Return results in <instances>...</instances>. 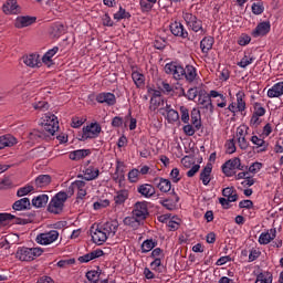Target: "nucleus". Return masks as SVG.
I'll use <instances>...</instances> for the list:
<instances>
[{"label": "nucleus", "mask_w": 283, "mask_h": 283, "mask_svg": "<svg viewBox=\"0 0 283 283\" xmlns=\"http://www.w3.org/2000/svg\"><path fill=\"white\" fill-rule=\"evenodd\" d=\"M74 184H71L65 191H60L49 202L48 211L49 213H54L55 216H59L63 213V209H65V202H67V198H72L75 191Z\"/></svg>", "instance_id": "1"}, {"label": "nucleus", "mask_w": 283, "mask_h": 283, "mask_svg": "<svg viewBox=\"0 0 283 283\" xmlns=\"http://www.w3.org/2000/svg\"><path fill=\"white\" fill-rule=\"evenodd\" d=\"M40 255H43V249L41 248L19 247L15 252V258L20 262H32L36 258H40Z\"/></svg>", "instance_id": "2"}, {"label": "nucleus", "mask_w": 283, "mask_h": 283, "mask_svg": "<svg viewBox=\"0 0 283 283\" xmlns=\"http://www.w3.org/2000/svg\"><path fill=\"white\" fill-rule=\"evenodd\" d=\"M101 132H103V128L101 127V124L97 122L91 123L87 126H84L82 128V132L78 133V140L85 143V140H90L93 138H98L101 136Z\"/></svg>", "instance_id": "3"}, {"label": "nucleus", "mask_w": 283, "mask_h": 283, "mask_svg": "<svg viewBox=\"0 0 283 283\" xmlns=\"http://www.w3.org/2000/svg\"><path fill=\"white\" fill-rule=\"evenodd\" d=\"M182 19L188 30H192V32H201V34L207 33V30L202 27V20L198 19L196 14L182 11Z\"/></svg>", "instance_id": "4"}, {"label": "nucleus", "mask_w": 283, "mask_h": 283, "mask_svg": "<svg viewBox=\"0 0 283 283\" xmlns=\"http://www.w3.org/2000/svg\"><path fill=\"white\" fill-rule=\"evenodd\" d=\"M149 203L147 201H137L133 206L132 216H135L140 222L149 218Z\"/></svg>", "instance_id": "5"}, {"label": "nucleus", "mask_w": 283, "mask_h": 283, "mask_svg": "<svg viewBox=\"0 0 283 283\" xmlns=\"http://www.w3.org/2000/svg\"><path fill=\"white\" fill-rule=\"evenodd\" d=\"M165 72L172 76L175 81H182V76L185 75V66L179 62L172 61L165 65Z\"/></svg>", "instance_id": "6"}, {"label": "nucleus", "mask_w": 283, "mask_h": 283, "mask_svg": "<svg viewBox=\"0 0 283 283\" xmlns=\"http://www.w3.org/2000/svg\"><path fill=\"white\" fill-rule=\"evenodd\" d=\"M90 233L94 244H97V247H101V244H105V242H107V238H109L107 233L103 229H101V223H98L97 226L96 223H94L90 228Z\"/></svg>", "instance_id": "7"}, {"label": "nucleus", "mask_w": 283, "mask_h": 283, "mask_svg": "<svg viewBox=\"0 0 283 283\" xmlns=\"http://www.w3.org/2000/svg\"><path fill=\"white\" fill-rule=\"evenodd\" d=\"M153 262H150V269L153 271H158V273H163L161 266H163V260H165V251L160 248H155L150 256Z\"/></svg>", "instance_id": "8"}, {"label": "nucleus", "mask_w": 283, "mask_h": 283, "mask_svg": "<svg viewBox=\"0 0 283 283\" xmlns=\"http://www.w3.org/2000/svg\"><path fill=\"white\" fill-rule=\"evenodd\" d=\"M198 103L200 105V109L205 112H209V114H213L216 112V106L213 105V101L209 98V93L205 90H199V99Z\"/></svg>", "instance_id": "9"}, {"label": "nucleus", "mask_w": 283, "mask_h": 283, "mask_svg": "<svg viewBox=\"0 0 283 283\" xmlns=\"http://www.w3.org/2000/svg\"><path fill=\"white\" fill-rule=\"evenodd\" d=\"M35 220H36V211L25 210L23 212H20L18 217L15 216V221H13V224L25 227V224H33Z\"/></svg>", "instance_id": "10"}, {"label": "nucleus", "mask_w": 283, "mask_h": 283, "mask_svg": "<svg viewBox=\"0 0 283 283\" xmlns=\"http://www.w3.org/2000/svg\"><path fill=\"white\" fill-rule=\"evenodd\" d=\"M30 209H32V203L28 197L19 199L12 203V213L15 217L21 216L23 211H30Z\"/></svg>", "instance_id": "11"}, {"label": "nucleus", "mask_w": 283, "mask_h": 283, "mask_svg": "<svg viewBox=\"0 0 283 283\" xmlns=\"http://www.w3.org/2000/svg\"><path fill=\"white\" fill-rule=\"evenodd\" d=\"M57 240H59V231L56 230H50L49 232L40 233L35 238V242L42 245L52 244V242H56Z\"/></svg>", "instance_id": "12"}, {"label": "nucleus", "mask_w": 283, "mask_h": 283, "mask_svg": "<svg viewBox=\"0 0 283 283\" xmlns=\"http://www.w3.org/2000/svg\"><path fill=\"white\" fill-rule=\"evenodd\" d=\"M44 132H48L50 136H54L59 132V118L54 114L45 116L44 119Z\"/></svg>", "instance_id": "13"}, {"label": "nucleus", "mask_w": 283, "mask_h": 283, "mask_svg": "<svg viewBox=\"0 0 283 283\" xmlns=\"http://www.w3.org/2000/svg\"><path fill=\"white\" fill-rule=\"evenodd\" d=\"M112 179L114 180V182H117L119 187H123L125 182V161L116 159V168L115 172L112 176Z\"/></svg>", "instance_id": "14"}, {"label": "nucleus", "mask_w": 283, "mask_h": 283, "mask_svg": "<svg viewBox=\"0 0 283 283\" xmlns=\"http://www.w3.org/2000/svg\"><path fill=\"white\" fill-rule=\"evenodd\" d=\"M171 34L174 36H178L179 39H187L188 41H191V38H189V31L185 29V25H182L180 22L175 21L170 23L169 25Z\"/></svg>", "instance_id": "15"}, {"label": "nucleus", "mask_w": 283, "mask_h": 283, "mask_svg": "<svg viewBox=\"0 0 283 283\" xmlns=\"http://www.w3.org/2000/svg\"><path fill=\"white\" fill-rule=\"evenodd\" d=\"M240 160V157H234L232 159L227 160L222 166V172L227 178H232V176H235L234 169H238V163Z\"/></svg>", "instance_id": "16"}, {"label": "nucleus", "mask_w": 283, "mask_h": 283, "mask_svg": "<svg viewBox=\"0 0 283 283\" xmlns=\"http://www.w3.org/2000/svg\"><path fill=\"white\" fill-rule=\"evenodd\" d=\"M269 32H271V22L263 21L260 22L254 30H252L251 36H253V39H258L259 36H266Z\"/></svg>", "instance_id": "17"}, {"label": "nucleus", "mask_w": 283, "mask_h": 283, "mask_svg": "<svg viewBox=\"0 0 283 283\" xmlns=\"http://www.w3.org/2000/svg\"><path fill=\"white\" fill-rule=\"evenodd\" d=\"M97 103H99L101 105H107L108 107H114V105H116V95L109 92L98 93Z\"/></svg>", "instance_id": "18"}, {"label": "nucleus", "mask_w": 283, "mask_h": 283, "mask_svg": "<svg viewBox=\"0 0 283 283\" xmlns=\"http://www.w3.org/2000/svg\"><path fill=\"white\" fill-rule=\"evenodd\" d=\"M33 23H36V17L19 15L15 19L14 28H17L18 30H23V28H29V25H33Z\"/></svg>", "instance_id": "19"}, {"label": "nucleus", "mask_w": 283, "mask_h": 283, "mask_svg": "<svg viewBox=\"0 0 283 283\" xmlns=\"http://www.w3.org/2000/svg\"><path fill=\"white\" fill-rule=\"evenodd\" d=\"M99 227L108 238H114V235H116V231H118L119 224L118 220L115 219L106 221L105 223L99 224Z\"/></svg>", "instance_id": "20"}, {"label": "nucleus", "mask_w": 283, "mask_h": 283, "mask_svg": "<svg viewBox=\"0 0 283 283\" xmlns=\"http://www.w3.org/2000/svg\"><path fill=\"white\" fill-rule=\"evenodd\" d=\"M83 175H78L77 178H82L83 180H86L87 182L92 180H96L98 176H101V170L94 166H88L84 171Z\"/></svg>", "instance_id": "21"}, {"label": "nucleus", "mask_w": 283, "mask_h": 283, "mask_svg": "<svg viewBox=\"0 0 283 283\" xmlns=\"http://www.w3.org/2000/svg\"><path fill=\"white\" fill-rule=\"evenodd\" d=\"M137 193H140L144 198H154L156 188L151 184H142L137 187Z\"/></svg>", "instance_id": "22"}, {"label": "nucleus", "mask_w": 283, "mask_h": 283, "mask_svg": "<svg viewBox=\"0 0 283 283\" xmlns=\"http://www.w3.org/2000/svg\"><path fill=\"white\" fill-rule=\"evenodd\" d=\"M184 75H182V81H187V83H193L196 81V77L198 76V70L196 66L191 64H187L186 67H184Z\"/></svg>", "instance_id": "23"}, {"label": "nucleus", "mask_w": 283, "mask_h": 283, "mask_svg": "<svg viewBox=\"0 0 283 283\" xmlns=\"http://www.w3.org/2000/svg\"><path fill=\"white\" fill-rule=\"evenodd\" d=\"M211 171H213V165L208 163L199 175V179L201 180L202 185H205V187L211 182Z\"/></svg>", "instance_id": "24"}, {"label": "nucleus", "mask_w": 283, "mask_h": 283, "mask_svg": "<svg viewBox=\"0 0 283 283\" xmlns=\"http://www.w3.org/2000/svg\"><path fill=\"white\" fill-rule=\"evenodd\" d=\"M213 43H216V39L211 35L205 36L201 41H200V50L202 52V54H209V52H211V50H213Z\"/></svg>", "instance_id": "25"}, {"label": "nucleus", "mask_w": 283, "mask_h": 283, "mask_svg": "<svg viewBox=\"0 0 283 283\" xmlns=\"http://www.w3.org/2000/svg\"><path fill=\"white\" fill-rule=\"evenodd\" d=\"M154 182L163 193H169L171 191V181L169 179L157 177L154 179Z\"/></svg>", "instance_id": "26"}, {"label": "nucleus", "mask_w": 283, "mask_h": 283, "mask_svg": "<svg viewBox=\"0 0 283 283\" xmlns=\"http://www.w3.org/2000/svg\"><path fill=\"white\" fill-rule=\"evenodd\" d=\"M171 196H174L175 200L164 199L163 201H160V205L164 206L165 209H167L168 211H174V209H176V205L180 202V197L178 196V193H176L175 189L171 190Z\"/></svg>", "instance_id": "27"}, {"label": "nucleus", "mask_w": 283, "mask_h": 283, "mask_svg": "<svg viewBox=\"0 0 283 283\" xmlns=\"http://www.w3.org/2000/svg\"><path fill=\"white\" fill-rule=\"evenodd\" d=\"M23 63L28 65V67H41V56L36 53H32L23 57Z\"/></svg>", "instance_id": "28"}, {"label": "nucleus", "mask_w": 283, "mask_h": 283, "mask_svg": "<svg viewBox=\"0 0 283 283\" xmlns=\"http://www.w3.org/2000/svg\"><path fill=\"white\" fill-rule=\"evenodd\" d=\"M59 53V46H54L53 49H50L43 56H42V63L46 65V67H52L54 65V61L52 57L56 56Z\"/></svg>", "instance_id": "29"}, {"label": "nucleus", "mask_w": 283, "mask_h": 283, "mask_svg": "<svg viewBox=\"0 0 283 283\" xmlns=\"http://www.w3.org/2000/svg\"><path fill=\"white\" fill-rule=\"evenodd\" d=\"M14 145H17V139L11 134L0 136V150L6 147H14Z\"/></svg>", "instance_id": "30"}, {"label": "nucleus", "mask_w": 283, "mask_h": 283, "mask_svg": "<svg viewBox=\"0 0 283 283\" xmlns=\"http://www.w3.org/2000/svg\"><path fill=\"white\" fill-rule=\"evenodd\" d=\"M92 154L91 149H77L70 153V160H83V158H87Z\"/></svg>", "instance_id": "31"}, {"label": "nucleus", "mask_w": 283, "mask_h": 283, "mask_svg": "<svg viewBox=\"0 0 283 283\" xmlns=\"http://www.w3.org/2000/svg\"><path fill=\"white\" fill-rule=\"evenodd\" d=\"M191 125L196 127V129L202 128V115L200 114V109L193 108L190 113Z\"/></svg>", "instance_id": "32"}, {"label": "nucleus", "mask_w": 283, "mask_h": 283, "mask_svg": "<svg viewBox=\"0 0 283 283\" xmlns=\"http://www.w3.org/2000/svg\"><path fill=\"white\" fill-rule=\"evenodd\" d=\"M129 199V190L122 189L116 192V196L114 197V202L116 207H120V205H125L127 200Z\"/></svg>", "instance_id": "33"}, {"label": "nucleus", "mask_w": 283, "mask_h": 283, "mask_svg": "<svg viewBox=\"0 0 283 283\" xmlns=\"http://www.w3.org/2000/svg\"><path fill=\"white\" fill-rule=\"evenodd\" d=\"M269 98H280L283 96V82H277L268 91Z\"/></svg>", "instance_id": "34"}, {"label": "nucleus", "mask_w": 283, "mask_h": 283, "mask_svg": "<svg viewBox=\"0 0 283 283\" xmlns=\"http://www.w3.org/2000/svg\"><path fill=\"white\" fill-rule=\"evenodd\" d=\"M123 223L125 227H130V229H134V231L140 229V224H143V221L136 218V216L132 214V217H126L123 220Z\"/></svg>", "instance_id": "35"}, {"label": "nucleus", "mask_w": 283, "mask_h": 283, "mask_svg": "<svg viewBox=\"0 0 283 283\" xmlns=\"http://www.w3.org/2000/svg\"><path fill=\"white\" fill-rule=\"evenodd\" d=\"M222 196L230 200V202H238L240 196L238 195V190L234 187H227L222 190Z\"/></svg>", "instance_id": "36"}, {"label": "nucleus", "mask_w": 283, "mask_h": 283, "mask_svg": "<svg viewBox=\"0 0 283 283\" xmlns=\"http://www.w3.org/2000/svg\"><path fill=\"white\" fill-rule=\"evenodd\" d=\"M251 143L256 146L258 153L268 151L269 149V143H266L264 139L258 137V135H253L251 137Z\"/></svg>", "instance_id": "37"}, {"label": "nucleus", "mask_w": 283, "mask_h": 283, "mask_svg": "<svg viewBox=\"0 0 283 283\" xmlns=\"http://www.w3.org/2000/svg\"><path fill=\"white\" fill-rule=\"evenodd\" d=\"M277 231L270 229V232H262L259 237V244H269L271 240H275Z\"/></svg>", "instance_id": "38"}, {"label": "nucleus", "mask_w": 283, "mask_h": 283, "mask_svg": "<svg viewBox=\"0 0 283 283\" xmlns=\"http://www.w3.org/2000/svg\"><path fill=\"white\" fill-rule=\"evenodd\" d=\"M48 200H50L48 195H40L32 199L31 205L32 207H35V209H43V207L48 205Z\"/></svg>", "instance_id": "39"}, {"label": "nucleus", "mask_w": 283, "mask_h": 283, "mask_svg": "<svg viewBox=\"0 0 283 283\" xmlns=\"http://www.w3.org/2000/svg\"><path fill=\"white\" fill-rule=\"evenodd\" d=\"M132 78L137 90H143V87H145V74L138 71H133Z\"/></svg>", "instance_id": "40"}, {"label": "nucleus", "mask_w": 283, "mask_h": 283, "mask_svg": "<svg viewBox=\"0 0 283 283\" xmlns=\"http://www.w3.org/2000/svg\"><path fill=\"white\" fill-rule=\"evenodd\" d=\"M19 8V4H17V0H8L3 7L2 10L4 14H17Z\"/></svg>", "instance_id": "41"}, {"label": "nucleus", "mask_w": 283, "mask_h": 283, "mask_svg": "<svg viewBox=\"0 0 283 283\" xmlns=\"http://www.w3.org/2000/svg\"><path fill=\"white\" fill-rule=\"evenodd\" d=\"M237 97V112H244L247 109V102L244 98L247 97V94H244V91H239L235 94Z\"/></svg>", "instance_id": "42"}, {"label": "nucleus", "mask_w": 283, "mask_h": 283, "mask_svg": "<svg viewBox=\"0 0 283 283\" xmlns=\"http://www.w3.org/2000/svg\"><path fill=\"white\" fill-rule=\"evenodd\" d=\"M52 182V176L50 175H40L35 178V187L43 189V187H48Z\"/></svg>", "instance_id": "43"}, {"label": "nucleus", "mask_w": 283, "mask_h": 283, "mask_svg": "<svg viewBox=\"0 0 283 283\" xmlns=\"http://www.w3.org/2000/svg\"><path fill=\"white\" fill-rule=\"evenodd\" d=\"M208 96H209L210 99L211 98H218V97L221 99V102L218 101L217 107H221V108L227 107V96H223L218 91H213V90L210 91V93H208Z\"/></svg>", "instance_id": "44"}, {"label": "nucleus", "mask_w": 283, "mask_h": 283, "mask_svg": "<svg viewBox=\"0 0 283 283\" xmlns=\"http://www.w3.org/2000/svg\"><path fill=\"white\" fill-rule=\"evenodd\" d=\"M254 283H273V274L269 271H263L256 275Z\"/></svg>", "instance_id": "45"}, {"label": "nucleus", "mask_w": 283, "mask_h": 283, "mask_svg": "<svg viewBox=\"0 0 283 283\" xmlns=\"http://www.w3.org/2000/svg\"><path fill=\"white\" fill-rule=\"evenodd\" d=\"M158 247V241H154V239H147L142 243V253H149Z\"/></svg>", "instance_id": "46"}, {"label": "nucleus", "mask_w": 283, "mask_h": 283, "mask_svg": "<svg viewBox=\"0 0 283 283\" xmlns=\"http://www.w3.org/2000/svg\"><path fill=\"white\" fill-rule=\"evenodd\" d=\"M113 19H115V21H123V19H132V13H129V11L119 6V10L116 13H114Z\"/></svg>", "instance_id": "47"}, {"label": "nucleus", "mask_w": 283, "mask_h": 283, "mask_svg": "<svg viewBox=\"0 0 283 283\" xmlns=\"http://www.w3.org/2000/svg\"><path fill=\"white\" fill-rule=\"evenodd\" d=\"M13 220L17 222V216L8 212H0V227H8V221Z\"/></svg>", "instance_id": "48"}, {"label": "nucleus", "mask_w": 283, "mask_h": 283, "mask_svg": "<svg viewBox=\"0 0 283 283\" xmlns=\"http://www.w3.org/2000/svg\"><path fill=\"white\" fill-rule=\"evenodd\" d=\"M254 61H255V57L250 53L249 55L245 54L241 59V61L237 63V65L245 70V67H249V65H251V63H253Z\"/></svg>", "instance_id": "49"}, {"label": "nucleus", "mask_w": 283, "mask_h": 283, "mask_svg": "<svg viewBox=\"0 0 283 283\" xmlns=\"http://www.w3.org/2000/svg\"><path fill=\"white\" fill-rule=\"evenodd\" d=\"M251 10L256 17L262 14L264 12V1L258 0V2H253Z\"/></svg>", "instance_id": "50"}, {"label": "nucleus", "mask_w": 283, "mask_h": 283, "mask_svg": "<svg viewBox=\"0 0 283 283\" xmlns=\"http://www.w3.org/2000/svg\"><path fill=\"white\" fill-rule=\"evenodd\" d=\"M86 280L92 283H98L101 280V272L96 270H91L86 272Z\"/></svg>", "instance_id": "51"}, {"label": "nucleus", "mask_w": 283, "mask_h": 283, "mask_svg": "<svg viewBox=\"0 0 283 283\" xmlns=\"http://www.w3.org/2000/svg\"><path fill=\"white\" fill-rule=\"evenodd\" d=\"M161 105H165V99L160 98V97H151L150 98V106L149 109L151 112H156L158 109V107H160Z\"/></svg>", "instance_id": "52"}, {"label": "nucleus", "mask_w": 283, "mask_h": 283, "mask_svg": "<svg viewBox=\"0 0 283 283\" xmlns=\"http://www.w3.org/2000/svg\"><path fill=\"white\" fill-rule=\"evenodd\" d=\"M32 191H34V186L27 185L18 189L17 196L18 198H23V196H28L29 193H32Z\"/></svg>", "instance_id": "53"}, {"label": "nucleus", "mask_w": 283, "mask_h": 283, "mask_svg": "<svg viewBox=\"0 0 283 283\" xmlns=\"http://www.w3.org/2000/svg\"><path fill=\"white\" fill-rule=\"evenodd\" d=\"M166 120L168 123H177V120H180V114H178V111L172 109V111H168V113H166Z\"/></svg>", "instance_id": "54"}, {"label": "nucleus", "mask_w": 283, "mask_h": 283, "mask_svg": "<svg viewBox=\"0 0 283 283\" xmlns=\"http://www.w3.org/2000/svg\"><path fill=\"white\" fill-rule=\"evenodd\" d=\"M138 180H140V170L134 168L128 172V181L134 184L138 182Z\"/></svg>", "instance_id": "55"}, {"label": "nucleus", "mask_w": 283, "mask_h": 283, "mask_svg": "<svg viewBox=\"0 0 283 283\" xmlns=\"http://www.w3.org/2000/svg\"><path fill=\"white\" fill-rule=\"evenodd\" d=\"M182 132L186 136H193L196 132H200V129L196 128L193 124L188 123L182 127Z\"/></svg>", "instance_id": "56"}, {"label": "nucleus", "mask_w": 283, "mask_h": 283, "mask_svg": "<svg viewBox=\"0 0 283 283\" xmlns=\"http://www.w3.org/2000/svg\"><path fill=\"white\" fill-rule=\"evenodd\" d=\"M197 96L200 97V91H198V87H191L186 93V98H188V101H196Z\"/></svg>", "instance_id": "57"}, {"label": "nucleus", "mask_w": 283, "mask_h": 283, "mask_svg": "<svg viewBox=\"0 0 283 283\" xmlns=\"http://www.w3.org/2000/svg\"><path fill=\"white\" fill-rule=\"evenodd\" d=\"M251 43V38L247 33H242L238 39V45L244 46Z\"/></svg>", "instance_id": "58"}, {"label": "nucleus", "mask_w": 283, "mask_h": 283, "mask_svg": "<svg viewBox=\"0 0 283 283\" xmlns=\"http://www.w3.org/2000/svg\"><path fill=\"white\" fill-rule=\"evenodd\" d=\"M30 139L31 140H43L45 139V133L40 130H33L30 133Z\"/></svg>", "instance_id": "59"}, {"label": "nucleus", "mask_w": 283, "mask_h": 283, "mask_svg": "<svg viewBox=\"0 0 283 283\" xmlns=\"http://www.w3.org/2000/svg\"><path fill=\"white\" fill-rule=\"evenodd\" d=\"M102 23L105 28H114V20H112V17H109V13H105L102 17Z\"/></svg>", "instance_id": "60"}, {"label": "nucleus", "mask_w": 283, "mask_h": 283, "mask_svg": "<svg viewBox=\"0 0 283 283\" xmlns=\"http://www.w3.org/2000/svg\"><path fill=\"white\" fill-rule=\"evenodd\" d=\"M154 4L155 3H151V2H147L145 0H140L139 1V6L142 8V12H151V8H154Z\"/></svg>", "instance_id": "61"}, {"label": "nucleus", "mask_w": 283, "mask_h": 283, "mask_svg": "<svg viewBox=\"0 0 283 283\" xmlns=\"http://www.w3.org/2000/svg\"><path fill=\"white\" fill-rule=\"evenodd\" d=\"M179 109H180V114H181V120L185 124H188L189 123V108L186 106H180Z\"/></svg>", "instance_id": "62"}, {"label": "nucleus", "mask_w": 283, "mask_h": 283, "mask_svg": "<svg viewBox=\"0 0 283 283\" xmlns=\"http://www.w3.org/2000/svg\"><path fill=\"white\" fill-rule=\"evenodd\" d=\"M227 154H235L237 148H235V137H233L232 139H230L227 144Z\"/></svg>", "instance_id": "63"}, {"label": "nucleus", "mask_w": 283, "mask_h": 283, "mask_svg": "<svg viewBox=\"0 0 283 283\" xmlns=\"http://www.w3.org/2000/svg\"><path fill=\"white\" fill-rule=\"evenodd\" d=\"M263 166L264 165L262 163L255 161L248 168V171L250 174H258V171H260V169H262Z\"/></svg>", "instance_id": "64"}]
</instances>
